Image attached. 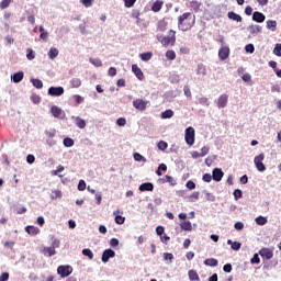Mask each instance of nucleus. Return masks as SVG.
Masks as SVG:
<instances>
[{
	"instance_id": "nucleus-19",
	"label": "nucleus",
	"mask_w": 281,
	"mask_h": 281,
	"mask_svg": "<svg viewBox=\"0 0 281 281\" xmlns=\"http://www.w3.org/2000/svg\"><path fill=\"white\" fill-rule=\"evenodd\" d=\"M132 71H133V74H135V76L138 80H144V72L142 71V69L139 67H137L136 64L132 65Z\"/></svg>"
},
{
	"instance_id": "nucleus-62",
	"label": "nucleus",
	"mask_w": 281,
	"mask_h": 281,
	"mask_svg": "<svg viewBox=\"0 0 281 281\" xmlns=\"http://www.w3.org/2000/svg\"><path fill=\"white\" fill-rule=\"evenodd\" d=\"M165 232H166V228L164 226H157L156 227L157 236H164Z\"/></svg>"
},
{
	"instance_id": "nucleus-12",
	"label": "nucleus",
	"mask_w": 281,
	"mask_h": 281,
	"mask_svg": "<svg viewBox=\"0 0 281 281\" xmlns=\"http://www.w3.org/2000/svg\"><path fill=\"white\" fill-rule=\"evenodd\" d=\"M220 60H227L229 58V46H222L218 50Z\"/></svg>"
},
{
	"instance_id": "nucleus-57",
	"label": "nucleus",
	"mask_w": 281,
	"mask_h": 281,
	"mask_svg": "<svg viewBox=\"0 0 281 281\" xmlns=\"http://www.w3.org/2000/svg\"><path fill=\"white\" fill-rule=\"evenodd\" d=\"M74 100H75L76 104H82L85 102V98H82V95H80V94H75Z\"/></svg>"
},
{
	"instance_id": "nucleus-53",
	"label": "nucleus",
	"mask_w": 281,
	"mask_h": 281,
	"mask_svg": "<svg viewBox=\"0 0 281 281\" xmlns=\"http://www.w3.org/2000/svg\"><path fill=\"white\" fill-rule=\"evenodd\" d=\"M234 228L237 231V232H243V229H245V224L243 222H236L234 224Z\"/></svg>"
},
{
	"instance_id": "nucleus-17",
	"label": "nucleus",
	"mask_w": 281,
	"mask_h": 281,
	"mask_svg": "<svg viewBox=\"0 0 281 281\" xmlns=\"http://www.w3.org/2000/svg\"><path fill=\"white\" fill-rule=\"evenodd\" d=\"M23 78H25V74L23 71H18V72L11 75V80L15 85H19V82H22Z\"/></svg>"
},
{
	"instance_id": "nucleus-47",
	"label": "nucleus",
	"mask_w": 281,
	"mask_h": 281,
	"mask_svg": "<svg viewBox=\"0 0 281 281\" xmlns=\"http://www.w3.org/2000/svg\"><path fill=\"white\" fill-rule=\"evenodd\" d=\"M233 195H234L235 201H238V199H243V190L236 189V190L233 192Z\"/></svg>"
},
{
	"instance_id": "nucleus-8",
	"label": "nucleus",
	"mask_w": 281,
	"mask_h": 281,
	"mask_svg": "<svg viewBox=\"0 0 281 281\" xmlns=\"http://www.w3.org/2000/svg\"><path fill=\"white\" fill-rule=\"evenodd\" d=\"M150 104V101H144L143 99H135L133 101V106L137 111H146V108Z\"/></svg>"
},
{
	"instance_id": "nucleus-23",
	"label": "nucleus",
	"mask_w": 281,
	"mask_h": 281,
	"mask_svg": "<svg viewBox=\"0 0 281 281\" xmlns=\"http://www.w3.org/2000/svg\"><path fill=\"white\" fill-rule=\"evenodd\" d=\"M25 232L30 234V236H36L41 232V229H38V227L29 225L25 227Z\"/></svg>"
},
{
	"instance_id": "nucleus-28",
	"label": "nucleus",
	"mask_w": 281,
	"mask_h": 281,
	"mask_svg": "<svg viewBox=\"0 0 281 281\" xmlns=\"http://www.w3.org/2000/svg\"><path fill=\"white\" fill-rule=\"evenodd\" d=\"M48 58H50V60L58 58V48L50 47V49L48 50Z\"/></svg>"
},
{
	"instance_id": "nucleus-31",
	"label": "nucleus",
	"mask_w": 281,
	"mask_h": 281,
	"mask_svg": "<svg viewBox=\"0 0 281 281\" xmlns=\"http://www.w3.org/2000/svg\"><path fill=\"white\" fill-rule=\"evenodd\" d=\"M70 86L74 88V89H78L82 86V80H80V78H72L70 80Z\"/></svg>"
},
{
	"instance_id": "nucleus-33",
	"label": "nucleus",
	"mask_w": 281,
	"mask_h": 281,
	"mask_svg": "<svg viewBox=\"0 0 281 281\" xmlns=\"http://www.w3.org/2000/svg\"><path fill=\"white\" fill-rule=\"evenodd\" d=\"M162 7H164V2L157 0V1H155V2L153 3L151 10H153V12H159Z\"/></svg>"
},
{
	"instance_id": "nucleus-34",
	"label": "nucleus",
	"mask_w": 281,
	"mask_h": 281,
	"mask_svg": "<svg viewBox=\"0 0 281 281\" xmlns=\"http://www.w3.org/2000/svg\"><path fill=\"white\" fill-rule=\"evenodd\" d=\"M190 8H192V10H194V12H199V10H201V2L196 1V0H192L190 2Z\"/></svg>"
},
{
	"instance_id": "nucleus-58",
	"label": "nucleus",
	"mask_w": 281,
	"mask_h": 281,
	"mask_svg": "<svg viewBox=\"0 0 281 281\" xmlns=\"http://www.w3.org/2000/svg\"><path fill=\"white\" fill-rule=\"evenodd\" d=\"M10 3H12V0H2L0 2V9L5 10V8H8L10 5Z\"/></svg>"
},
{
	"instance_id": "nucleus-20",
	"label": "nucleus",
	"mask_w": 281,
	"mask_h": 281,
	"mask_svg": "<svg viewBox=\"0 0 281 281\" xmlns=\"http://www.w3.org/2000/svg\"><path fill=\"white\" fill-rule=\"evenodd\" d=\"M227 16L231 21H236V23H241L243 22V16H240V14H238L234 11H229L227 13Z\"/></svg>"
},
{
	"instance_id": "nucleus-42",
	"label": "nucleus",
	"mask_w": 281,
	"mask_h": 281,
	"mask_svg": "<svg viewBox=\"0 0 281 281\" xmlns=\"http://www.w3.org/2000/svg\"><path fill=\"white\" fill-rule=\"evenodd\" d=\"M199 104H201L202 106H210V99L205 98V97H200L198 99Z\"/></svg>"
},
{
	"instance_id": "nucleus-49",
	"label": "nucleus",
	"mask_w": 281,
	"mask_h": 281,
	"mask_svg": "<svg viewBox=\"0 0 281 281\" xmlns=\"http://www.w3.org/2000/svg\"><path fill=\"white\" fill-rule=\"evenodd\" d=\"M196 74L198 76H205V66H203V64L198 65Z\"/></svg>"
},
{
	"instance_id": "nucleus-32",
	"label": "nucleus",
	"mask_w": 281,
	"mask_h": 281,
	"mask_svg": "<svg viewBox=\"0 0 281 281\" xmlns=\"http://www.w3.org/2000/svg\"><path fill=\"white\" fill-rule=\"evenodd\" d=\"M162 256L167 265H172V260H175V255H172V252H164Z\"/></svg>"
},
{
	"instance_id": "nucleus-7",
	"label": "nucleus",
	"mask_w": 281,
	"mask_h": 281,
	"mask_svg": "<svg viewBox=\"0 0 281 281\" xmlns=\"http://www.w3.org/2000/svg\"><path fill=\"white\" fill-rule=\"evenodd\" d=\"M64 93H65V88H63L61 86H58V87L52 86L50 88H48V95H50L52 98H60V95H63Z\"/></svg>"
},
{
	"instance_id": "nucleus-52",
	"label": "nucleus",
	"mask_w": 281,
	"mask_h": 281,
	"mask_svg": "<svg viewBox=\"0 0 281 281\" xmlns=\"http://www.w3.org/2000/svg\"><path fill=\"white\" fill-rule=\"evenodd\" d=\"M134 160L135 161H144V164H146V158L144 156H142V154H139V153H134Z\"/></svg>"
},
{
	"instance_id": "nucleus-25",
	"label": "nucleus",
	"mask_w": 281,
	"mask_h": 281,
	"mask_svg": "<svg viewBox=\"0 0 281 281\" xmlns=\"http://www.w3.org/2000/svg\"><path fill=\"white\" fill-rule=\"evenodd\" d=\"M188 276L190 281H201V278L195 270H189Z\"/></svg>"
},
{
	"instance_id": "nucleus-11",
	"label": "nucleus",
	"mask_w": 281,
	"mask_h": 281,
	"mask_svg": "<svg viewBox=\"0 0 281 281\" xmlns=\"http://www.w3.org/2000/svg\"><path fill=\"white\" fill-rule=\"evenodd\" d=\"M212 177H213V181H216L218 183L223 181V177H225V172H223V169L221 168H214Z\"/></svg>"
},
{
	"instance_id": "nucleus-56",
	"label": "nucleus",
	"mask_w": 281,
	"mask_h": 281,
	"mask_svg": "<svg viewBox=\"0 0 281 281\" xmlns=\"http://www.w3.org/2000/svg\"><path fill=\"white\" fill-rule=\"evenodd\" d=\"M186 188H188V190H195L196 189V183H194V181L189 180L186 183Z\"/></svg>"
},
{
	"instance_id": "nucleus-43",
	"label": "nucleus",
	"mask_w": 281,
	"mask_h": 281,
	"mask_svg": "<svg viewBox=\"0 0 281 281\" xmlns=\"http://www.w3.org/2000/svg\"><path fill=\"white\" fill-rule=\"evenodd\" d=\"M167 27H168V24L166 23V21L158 22V26H157L158 32H166Z\"/></svg>"
},
{
	"instance_id": "nucleus-2",
	"label": "nucleus",
	"mask_w": 281,
	"mask_h": 281,
	"mask_svg": "<svg viewBox=\"0 0 281 281\" xmlns=\"http://www.w3.org/2000/svg\"><path fill=\"white\" fill-rule=\"evenodd\" d=\"M156 38L159 41V43H161V45H164V47H172L175 46V43H177V32H175V30H170L167 36L157 34Z\"/></svg>"
},
{
	"instance_id": "nucleus-45",
	"label": "nucleus",
	"mask_w": 281,
	"mask_h": 281,
	"mask_svg": "<svg viewBox=\"0 0 281 281\" xmlns=\"http://www.w3.org/2000/svg\"><path fill=\"white\" fill-rule=\"evenodd\" d=\"M26 58H27V60H34V58H36V54L34 53V50L32 48H29L26 50Z\"/></svg>"
},
{
	"instance_id": "nucleus-36",
	"label": "nucleus",
	"mask_w": 281,
	"mask_h": 281,
	"mask_svg": "<svg viewBox=\"0 0 281 281\" xmlns=\"http://www.w3.org/2000/svg\"><path fill=\"white\" fill-rule=\"evenodd\" d=\"M267 217H265V216H262V215H259L258 217H256L255 218V223L257 224V225H260V226H262V225H267Z\"/></svg>"
},
{
	"instance_id": "nucleus-4",
	"label": "nucleus",
	"mask_w": 281,
	"mask_h": 281,
	"mask_svg": "<svg viewBox=\"0 0 281 281\" xmlns=\"http://www.w3.org/2000/svg\"><path fill=\"white\" fill-rule=\"evenodd\" d=\"M265 154H259L255 157L254 164L259 172H265L267 170V166H265Z\"/></svg>"
},
{
	"instance_id": "nucleus-6",
	"label": "nucleus",
	"mask_w": 281,
	"mask_h": 281,
	"mask_svg": "<svg viewBox=\"0 0 281 281\" xmlns=\"http://www.w3.org/2000/svg\"><path fill=\"white\" fill-rule=\"evenodd\" d=\"M247 32H249V38H254V36L262 34V26L258 24H250L247 26Z\"/></svg>"
},
{
	"instance_id": "nucleus-10",
	"label": "nucleus",
	"mask_w": 281,
	"mask_h": 281,
	"mask_svg": "<svg viewBox=\"0 0 281 281\" xmlns=\"http://www.w3.org/2000/svg\"><path fill=\"white\" fill-rule=\"evenodd\" d=\"M111 258H115V250L111 248L105 249L101 257L102 262L106 263L109 260H111Z\"/></svg>"
},
{
	"instance_id": "nucleus-54",
	"label": "nucleus",
	"mask_w": 281,
	"mask_h": 281,
	"mask_svg": "<svg viewBox=\"0 0 281 281\" xmlns=\"http://www.w3.org/2000/svg\"><path fill=\"white\" fill-rule=\"evenodd\" d=\"M240 247H243V244H240L239 241H234L233 245L231 246L233 251H240Z\"/></svg>"
},
{
	"instance_id": "nucleus-55",
	"label": "nucleus",
	"mask_w": 281,
	"mask_h": 281,
	"mask_svg": "<svg viewBox=\"0 0 281 281\" xmlns=\"http://www.w3.org/2000/svg\"><path fill=\"white\" fill-rule=\"evenodd\" d=\"M251 265H260V256L255 254L254 257L250 259Z\"/></svg>"
},
{
	"instance_id": "nucleus-3",
	"label": "nucleus",
	"mask_w": 281,
	"mask_h": 281,
	"mask_svg": "<svg viewBox=\"0 0 281 281\" xmlns=\"http://www.w3.org/2000/svg\"><path fill=\"white\" fill-rule=\"evenodd\" d=\"M184 139L188 146H194V140H195V132L194 127L189 126L184 131Z\"/></svg>"
},
{
	"instance_id": "nucleus-1",
	"label": "nucleus",
	"mask_w": 281,
	"mask_h": 281,
	"mask_svg": "<svg viewBox=\"0 0 281 281\" xmlns=\"http://www.w3.org/2000/svg\"><path fill=\"white\" fill-rule=\"evenodd\" d=\"M194 19L195 16L193 15L192 18V13L190 12H186L182 15H180L178 18L179 30H181L182 32H188V30L194 26Z\"/></svg>"
},
{
	"instance_id": "nucleus-16",
	"label": "nucleus",
	"mask_w": 281,
	"mask_h": 281,
	"mask_svg": "<svg viewBox=\"0 0 281 281\" xmlns=\"http://www.w3.org/2000/svg\"><path fill=\"white\" fill-rule=\"evenodd\" d=\"M259 255L261 258H266V260H271V258H273V251L269 248H261Z\"/></svg>"
},
{
	"instance_id": "nucleus-27",
	"label": "nucleus",
	"mask_w": 281,
	"mask_h": 281,
	"mask_svg": "<svg viewBox=\"0 0 281 281\" xmlns=\"http://www.w3.org/2000/svg\"><path fill=\"white\" fill-rule=\"evenodd\" d=\"M204 265L206 267H218V259L209 258V259L204 260Z\"/></svg>"
},
{
	"instance_id": "nucleus-30",
	"label": "nucleus",
	"mask_w": 281,
	"mask_h": 281,
	"mask_svg": "<svg viewBox=\"0 0 281 281\" xmlns=\"http://www.w3.org/2000/svg\"><path fill=\"white\" fill-rule=\"evenodd\" d=\"M140 60H143V63H148V60H150L153 58V53L151 52H147V53H142L139 55Z\"/></svg>"
},
{
	"instance_id": "nucleus-24",
	"label": "nucleus",
	"mask_w": 281,
	"mask_h": 281,
	"mask_svg": "<svg viewBox=\"0 0 281 281\" xmlns=\"http://www.w3.org/2000/svg\"><path fill=\"white\" fill-rule=\"evenodd\" d=\"M267 30H271V32H276L278 29V22L276 20H268L266 22Z\"/></svg>"
},
{
	"instance_id": "nucleus-41",
	"label": "nucleus",
	"mask_w": 281,
	"mask_h": 281,
	"mask_svg": "<svg viewBox=\"0 0 281 281\" xmlns=\"http://www.w3.org/2000/svg\"><path fill=\"white\" fill-rule=\"evenodd\" d=\"M63 144L66 148H71V146H74L75 142L72 138L66 137V138H64Z\"/></svg>"
},
{
	"instance_id": "nucleus-21",
	"label": "nucleus",
	"mask_w": 281,
	"mask_h": 281,
	"mask_svg": "<svg viewBox=\"0 0 281 281\" xmlns=\"http://www.w3.org/2000/svg\"><path fill=\"white\" fill-rule=\"evenodd\" d=\"M42 254L45 256H48V258H52V256H56V248L54 247H44L42 250Z\"/></svg>"
},
{
	"instance_id": "nucleus-48",
	"label": "nucleus",
	"mask_w": 281,
	"mask_h": 281,
	"mask_svg": "<svg viewBox=\"0 0 281 281\" xmlns=\"http://www.w3.org/2000/svg\"><path fill=\"white\" fill-rule=\"evenodd\" d=\"M157 148H158V150H166V148H168V143L166 140H160L157 144Z\"/></svg>"
},
{
	"instance_id": "nucleus-18",
	"label": "nucleus",
	"mask_w": 281,
	"mask_h": 281,
	"mask_svg": "<svg viewBox=\"0 0 281 281\" xmlns=\"http://www.w3.org/2000/svg\"><path fill=\"white\" fill-rule=\"evenodd\" d=\"M72 120H75V124L78 128H87V121L80 116H72Z\"/></svg>"
},
{
	"instance_id": "nucleus-37",
	"label": "nucleus",
	"mask_w": 281,
	"mask_h": 281,
	"mask_svg": "<svg viewBox=\"0 0 281 281\" xmlns=\"http://www.w3.org/2000/svg\"><path fill=\"white\" fill-rule=\"evenodd\" d=\"M44 133H45L47 139H54V137H56V130L55 128L45 130Z\"/></svg>"
},
{
	"instance_id": "nucleus-50",
	"label": "nucleus",
	"mask_w": 281,
	"mask_h": 281,
	"mask_svg": "<svg viewBox=\"0 0 281 281\" xmlns=\"http://www.w3.org/2000/svg\"><path fill=\"white\" fill-rule=\"evenodd\" d=\"M194 201H199V191H194L190 196H189V202L194 203Z\"/></svg>"
},
{
	"instance_id": "nucleus-14",
	"label": "nucleus",
	"mask_w": 281,
	"mask_h": 281,
	"mask_svg": "<svg viewBox=\"0 0 281 281\" xmlns=\"http://www.w3.org/2000/svg\"><path fill=\"white\" fill-rule=\"evenodd\" d=\"M228 100L229 97L227 94H221L216 102L217 109H225V106H227Z\"/></svg>"
},
{
	"instance_id": "nucleus-40",
	"label": "nucleus",
	"mask_w": 281,
	"mask_h": 281,
	"mask_svg": "<svg viewBox=\"0 0 281 281\" xmlns=\"http://www.w3.org/2000/svg\"><path fill=\"white\" fill-rule=\"evenodd\" d=\"M164 183H170V186H176L177 181L175 180V178H172V176H165V178L162 179Z\"/></svg>"
},
{
	"instance_id": "nucleus-63",
	"label": "nucleus",
	"mask_w": 281,
	"mask_h": 281,
	"mask_svg": "<svg viewBox=\"0 0 281 281\" xmlns=\"http://www.w3.org/2000/svg\"><path fill=\"white\" fill-rule=\"evenodd\" d=\"M119 245H120V239H117V238H111V239H110V246H111V247L115 248V247H117Z\"/></svg>"
},
{
	"instance_id": "nucleus-46",
	"label": "nucleus",
	"mask_w": 281,
	"mask_h": 281,
	"mask_svg": "<svg viewBox=\"0 0 281 281\" xmlns=\"http://www.w3.org/2000/svg\"><path fill=\"white\" fill-rule=\"evenodd\" d=\"M77 188L79 192H85V190H87V182H85V180H79Z\"/></svg>"
},
{
	"instance_id": "nucleus-9",
	"label": "nucleus",
	"mask_w": 281,
	"mask_h": 281,
	"mask_svg": "<svg viewBox=\"0 0 281 281\" xmlns=\"http://www.w3.org/2000/svg\"><path fill=\"white\" fill-rule=\"evenodd\" d=\"M50 113L53 117H58L59 120H65V111L60 109L58 105H53L50 108Z\"/></svg>"
},
{
	"instance_id": "nucleus-13",
	"label": "nucleus",
	"mask_w": 281,
	"mask_h": 281,
	"mask_svg": "<svg viewBox=\"0 0 281 281\" xmlns=\"http://www.w3.org/2000/svg\"><path fill=\"white\" fill-rule=\"evenodd\" d=\"M266 20H267V15H265V13L262 12L255 11L252 13V21H255V23H265Z\"/></svg>"
},
{
	"instance_id": "nucleus-61",
	"label": "nucleus",
	"mask_w": 281,
	"mask_h": 281,
	"mask_svg": "<svg viewBox=\"0 0 281 281\" xmlns=\"http://www.w3.org/2000/svg\"><path fill=\"white\" fill-rule=\"evenodd\" d=\"M274 56L281 57V44H277L273 49Z\"/></svg>"
},
{
	"instance_id": "nucleus-35",
	"label": "nucleus",
	"mask_w": 281,
	"mask_h": 281,
	"mask_svg": "<svg viewBox=\"0 0 281 281\" xmlns=\"http://www.w3.org/2000/svg\"><path fill=\"white\" fill-rule=\"evenodd\" d=\"M166 170H168V166H166V164H160L156 170V175L161 177V175H164L162 172H166Z\"/></svg>"
},
{
	"instance_id": "nucleus-51",
	"label": "nucleus",
	"mask_w": 281,
	"mask_h": 281,
	"mask_svg": "<svg viewBox=\"0 0 281 281\" xmlns=\"http://www.w3.org/2000/svg\"><path fill=\"white\" fill-rule=\"evenodd\" d=\"M245 52H246L247 54H254V52H256V47L254 46V44H247V45L245 46Z\"/></svg>"
},
{
	"instance_id": "nucleus-60",
	"label": "nucleus",
	"mask_w": 281,
	"mask_h": 281,
	"mask_svg": "<svg viewBox=\"0 0 281 281\" xmlns=\"http://www.w3.org/2000/svg\"><path fill=\"white\" fill-rule=\"evenodd\" d=\"M31 101L33 102V104H41V97L37 94H33L31 95Z\"/></svg>"
},
{
	"instance_id": "nucleus-59",
	"label": "nucleus",
	"mask_w": 281,
	"mask_h": 281,
	"mask_svg": "<svg viewBox=\"0 0 281 281\" xmlns=\"http://www.w3.org/2000/svg\"><path fill=\"white\" fill-rule=\"evenodd\" d=\"M91 65H94V67H102V60L95 59V58H90Z\"/></svg>"
},
{
	"instance_id": "nucleus-26",
	"label": "nucleus",
	"mask_w": 281,
	"mask_h": 281,
	"mask_svg": "<svg viewBox=\"0 0 281 281\" xmlns=\"http://www.w3.org/2000/svg\"><path fill=\"white\" fill-rule=\"evenodd\" d=\"M173 116H175V112L172 110H166L160 114L161 120H170V117H173Z\"/></svg>"
},
{
	"instance_id": "nucleus-29",
	"label": "nucleus",
	"mask_w": 281,
	"mask_h": 281,
	"mask_svg": "<svg viewBox=\"0 0 281 281\" xmlns=\"http://www.w3.org/2000/svg\"><path fill=\"white\" fill-rule=\"evenodd\" d=\"M180 227L183 232H192V223L190 221L182 222Z\"/></svg>"
},
{
	"instance_id": "nucleus-38",
	"label": "nucleus",
	"mask_w": 281,
	"mask_h": 281,
	"mask_svg": "<svg viewBox=\"0 0 281 281\" xmlns=\"http://www.w3.org/2000/svg\"><path fill=\"white\" fill-rule=\"evenodd\" d=\"M31 82L35 89H43V81L41 79H31Z\"/></svg>"
},
{
	"instance_id": "nucleus-64",
	"label": "nucleus",
	"mask_w": 281,
	"mask_h": 281,
	"mask_svg": "<svg viewBox=\"0 0 281 281\" xmlns=\"http://www.w3.org/2000/svg\"><path fill=\"white\" fill-rule=\"evenodd\" d=\"M117 126H126V119L125 117H119L116 120Z\"/></svg>"
},
{
	"instance_id": "nucleus-5",
	"label": "nucleus",
	"mask_w": 281,
	"mask_h": 281,
	"mask_svg": "<svg viewBox=\"0 0 281 281\" xmlns=\"http://www.w3.org/2000/svg\"><path fill=\"white\" fill-rule=\"evenodd\" d=\"M57 273L60 278H69V274L74 273V268L71 266H59L57 268Z\"/></svg>"
},
{
	"instance_id": "nucleus-44",
	"label": "nucleus",
	"mask_w": 281,
	"mask_h": 281,
	"mask_svg": "<svg viewBox=\"0 0 281 281\" xmlns=\"http://www.w3.org/2000/svg\"><path fill=\"white\" fill-rule=\"evenodd\" d=\"M166 58L168 60H175V58H177V53H175V50H167Z\"/></svg>"
},
{
	"instance_id": "nucleus-39",
	"label": "nucleus",
	"mask_w": 281,
	"mask_h": 281,
	"mask_svg": "<svg viewBox=\"0 0 281 281\" xmlns=\"http://www.w3.org/2000/svg\"><path fill=\"white\" fill-rule=\"evenodd\" d=\"M82 256H86L89 260H93V251L89 248L82 249Z\"/></svg>"
},
{
	"instance_id": "nucleus-22",
	"label": "nucleus",
	"mask_w": 281,
	"mask_h": 281,
	"mask_svg": "<svg viewBox=\"0 0 281 281\" xmlns=\"http://www.w3.org/2000/svg\"><path fill=\"white\" fill-rule=\"evenodd\" d=\"M113 214L115 216L114 221H115L116 225H124L126 217H124L122 215H117V214H120V211H114Z\"/></svg>"
},
{
	"instance_id": "nucleus-15",
	"label": "nucleus",
	"mask_w": 281,
	"mask_h": 281,
	"mask_svg": "<svg viewBox=\"0 0 281 281\" xmlns=\"http://www.w3.org/2000/svg\"><path fill=\"white\" fill-rule=\"evenodd\" d=\"M139 192H153L155 184L153 182H144L138 187Z\"/></svg>"
}]
</instances>
